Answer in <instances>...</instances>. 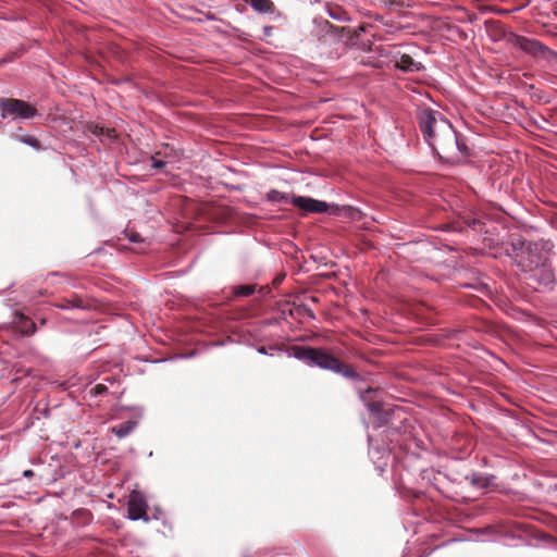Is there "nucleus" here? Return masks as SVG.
Listing matches in <instances>:
<instances>
[{
	"label": "nucleus",
	"mask_w": 557,
	"mask_h": 557,
	"mask_svg": "<svg viewBox=\"0 0 557 557\" xmlns=\"http://www.w3.org/2000/svg\"><path fill=\"white\" fill-rule=\"evenodd\" d=\"M294 358L306 362L310 367H319L342 374L345 377H356L357 373L346 363L336 357L327 354L323 349L313 347L295 346L293 347Z\"/></svg>",
	"instance_id": "obj_3"
},
{
	"label": "nucleus",
	"mask_w": 557,
	"mask_h": 557,
	"mask_svg": "<svg viewBox=\"0 0 557 557\" xmlns=\"http://www.w3.org/2000/svg\"><path fill=\"white\" fill-rule=\"evenodd\" d=\"M368 408L371 412L377 413L380 411V404L377 403H370L368 404Z\"/></svg>",
	"instance_id": "obj_16"
},
{
	"label": "nucleus",
	"mask_w": 557,
	"mask_h": 557,
	"mask_svg": "<svg viewBox=\"0 0 557 557\" xmlns=\"http://www.w3.org/2000/svg\"><path fill=\"white\" fill-rule=\"evenodd\" d=\"M420 129L433 151L447 162H457L467 153L453 125L438 111L423 109L418 115Z\"/></svg>",
	"instance_id": "obj_1"
},
{
	"label": "nucleus",
	"mask_w": 557,
	"mask_h": 557,
	"mask_svg": "<svg viewBox=\"0 0 557 557\" xmlns=\"http://www.w3.org/2000/svg\"><path fill=\"white\" fill-rule=\"evenodd\" d=\"M510 41L516 47L531 54L544 53L547 50L540 41L519 35H512Z\"/></svg>",
	"instance_id": "obj_7"
},
{
	"label": "nucleus",
	"mask_w": 557,
	"mask_h": 557,
	"mask_svg": "<svg viewBox=\"0 0 557 557\" xmlns=\"http://www.w3.org/2000/svg\"><path fill=\"white\" fill-rule=\"evenodd\" d=\"M290 203L306 212L323 213L327 211V203L305 196H292Z\"/></svg>",
	"instance_id": "obj_6"
},
{
	"label": "nucleus",
	"mask_w": 557,
	"mask_h": 557,
	"mask_svg": "<svg viewBox=\"0 0 557 557\" xmlns=\"http://www.w3.org/2000/svg\"><path fill=\"white\" fill-rule=\"evenodd\" d=\"M267 199L272 202H289L290 197L284 193H281L276 189H272L267 194Z\"/></svg>",
	"instance_id": "obj_12"
},
{
	"label": "nucleus",
	"mask_w": 557,
	"mask_h": 557,
	"mask_svg": "<svg viewBox=\"0 0 557 557\" xmlns=\"http://www.w3.org/2000/svg\"><path fill=\"white\" fill-rule=\"evenodd\" d=\"M33 475H34V472L32 470H25L23 472V476H25V478H30Z\"/></svg>",
	"instance_id": "obj_18"
},
{
	"label": "nucleus",
	"mask_w": 557,
	"mask_h": 557,
	"mask_svg": "<svg viewBox=\"0 0 557 557\" xmlns=\"http://www.w3.org/2000/svg\"><path fill=\"white\" fill-rule=\"evenodd\" d=\"M272 29H273V28H272L271 26H265V27L263 28L264 34H265L267 36H269V35L271 34Z\"/></svg>",
	"instance_id": "obj_19"
},
{
	"label": "nucleus",
	"mask_w": 557,
	"mask_h": 557,
	"mask_svg": "<svg viewBox=\"0 0 557 557\" xmlns=\"http://www.w3.org/2000/svg\"><path fill=\"white\" fill-rule=\"evenodd\" d=\"M147 508L148 505L145 496L138 491H133L129 494L127 502V518L133 521H148L149 518L147 516Z\"/></svg>",
	"instance_id": "obj_5"
},
{
	"label": "nucleus",
	"mask_w": 557,
	"mask_h": 557,
	"mask_svg": "<svg viewBox=\"0 0 557 557\" xmlns=\"http://www.w3.org/2000/svg\"><path fill=\"white\" fill-rule=\"evenodd\" d=\"M128 238L131 242H138L140 236L137 233H132Z\"/></svg>",
	"instance_id": "obj_17"
},
{
	"label": "nucleus",
	"mask_w": 557,
	"mask_h": 557,
	"mask_svg": "<svg viewBox=\"0 0 557 557\" xmlns=\"http://www.w3.org/2000/svg\"><path fill=\"white\" fill-rule=\"evenodd\" d=\"M253 292H255V286H252V285H242V286L235 287V289H234V294L236 296H242V297L250 296L251 294H253Z\"/></svg>",
	"instance_id": "obj_13"
},
{
	"label": "nucleus",
	"mask_w": 557,
	"mask_h": 557,
	"mask_svg": "<svg viewBox=\"0 0 557 557\" xmlns=\"http://www.w3.org/2000/svg\"><path fill=\"white\" fill-rule=\"evenodd\" d=\"M151 160H152V168H154V169H162L166 164V162L163 160H157L156 158H151Z\"/></svg>",
	"instance_id": "obj_15"
},
{
	"label": "nucleus",
	"mask_w": 557,
	"mask_h": 557,
	"mask_svg": "<svg viewBox=\"0 0 557 557\" xmlns=\"http://www.w3.org/2000/svg\"><path fill=\"white\" fill-rule=\"evenodd\" d=\"M519 245L515 248V261L527 274V278L539 286H550L555 281V274L549 264L548 250L542 243L522 242Z\"/></svg>",
	"instance_id": "obj_2"
},
{
	"label": "nucleus",
	"mask_w": 557,
	"mask_h": 557,
	"mask_svg": "<svg viewBox=\"0 0 557 557\" xmlns=\"http://www.w3.org/2000/svg\"><path fill=\"white\" fill-rule=\"evenodd\" d=\"M368 441L370 444L369 455L372 458L375 468L380 472H383L387 466L391 453L384 448L380 449L377 447H373L371 437H369Z\"/></svg>",
	"instance_id": "obj_8"
},
{
	"label": "nucleus",
	"mask_w": 557,
	"mask_h": 557,
	"mask_svg": "<svg viewBox=\"0 0 557 557\" xmlns=\"http://www.w3.org/2000/svg\"><path fill=\"white\" fill-rule=\"evenodd\" d=\"M74 306H75V305H74L73 302H71L70 305H66V306H64L63 308L69 309V308L74 307Z\"/></svg>",
	"instance_id": "obj_21"
},
{
	"label": "nucleus",
	"mask_w": 557,
	"mask_h": 557,
	"mask_svg": "<svg viewBox=\"0 0 557 557\" xmlns=\"http://www.w3.org/2000/svg\"><path fill=\"white\" fill-rule=\"evenodd\" d=\"M249 3L251 8L262 14L271 13L273 10V2L271 0H244Z\"/></svg>",
	"instance_id": "obj_10"
},
{
	"label": "nucleus",
	"mask_w": 557,
	"mask_h": 557,
	"mask_svg": "<svg viewBox=\"0 0 557 557\" xmlns=\"http://www.w3.org/2000/svg\"><path fill=\"white\" fill-rule=\"evenodd\" d=\"M104 389H106V387H104L103 385H101V384H98V385L96 386V391H97L98 393H101V392H102V391H104Z\"/></svg>",
	"instance_id": "obj_20"
},
{
	"label": "nucleus",
	"mask_w": 557,
	"mask_h": 557,
	"mask_svg": "<svg viewBox=\"0 0 557 557\" xmlns=\"http://www.w3.org/2000/svg\"><path fill=\"white\" fill-rule=\"evenodd\" d=\"M136 424H137L136 421L129 420V421H126L117 426H113L112 432L119 438H124L134 431V429L136 428Z\"/></svg>",
	"instance_id": "obj_11"
},
{
	"label": "nucleus",
	"mask_w": 557,
	"mask_h": 557,
	"mask_svg": "<svg viewBox=\"0 0 557 557\" xmlns=\"http://www.w3.org/2000/svg\"><path fill=\"white\" fill-rule=\"evenodd\" d=\"M0 111L2 119L25 121L38 115L37 109L21 99L0 98Z\"/></svg>",
	"instance_id": "obj_4"
},
{
	"label": "nucleus",
	"mask_w": 557,
	"mask_h": 557,
	"mask_svg": "<svg viewBox=\"0 0 557 557\" xmlns=\"http://www.w3.org/2000/svg\"><path fill=\"white\" fill-rule=\"evenodd\" d=\"M397 69L405 72H416L420 70V63L416 62L410 55L403 54L395 61Z\"/></svg>",
	"instance_id": "obj_9"
},
{
	"label": "nucleus",
	"mask_w": 557,
	"mask_h": 557,
	"mask_svg": "<svg viewBox=\"0 0 557 557\" xmlns=\"http://www.w3.org/2000/svg\"><path fill=\"white\" fill-rule=\"evenodd\" d=\"M20 141L36 149L40 147L39 141L34 136H22L20 137Z\"/></svg>",
	"instance_id": "obj_14"
},
{
	"label": "nucleus",
	"mask_w": 557,
	"mask_h": 557,
	"mask_svg": "<svg viewBox=\"0 0 557 557\" xmlns=\"http://www.w3.org/2000/svg\"><path fill=\"white\" fill-rule=\"evenodd\" d=\"M258 351H259L260 354H265V349H264V347L259 348V349H258Z\"/></svg>",
	"instance_id": "obj_22"
}]
</instances>
